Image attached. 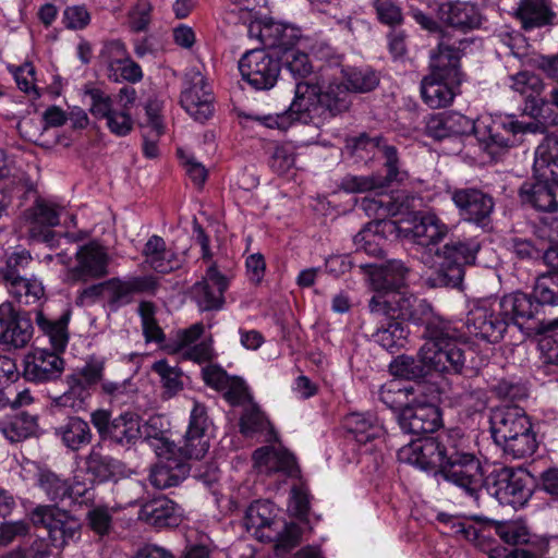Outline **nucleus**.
<instances>
[{
	"instance_id": "1",
	"label": "nucleus",
	"mask_w": 558,
	"mask_h": 558,
	"mask_svg": "<svg viewBox=\"0 0 558 558\" xmlns=\"http://www.w3.org/2000/svg\"><path fill=\"white\" fill-rule=\"evenodd\" d=\"M400 458L433 471L475 499L483 487L500 505L513 508L524 506L532 496L529 472L502 466L485 476L470 439L457 432L417 440L402 449Z\"/></svg>"
},
{
	"instance_id": "2",
	"label": "nucleus",
	"mask_w": 558,
	"mask_h": 558,
	"mask_svg": "<svg viewBox=\"0 0 558 558\" xmlns=\"http://www.w3.org/2000/svg\"><path fill=\"white\" fill-rule=\"evenodd\" d=\"M549 294L536 290L535 294L515 291L494 300H481L472 305L465 318L470 335L496 344L513 325L524 337L544 335L558 328V319H548L542 305Z\"/></svg>"
},
{
	"instance_id": "3",
	"label": "nucleus",
	"mask_w": 558,
	"mask_h": 558,
	"mask_svg": "<svg viewBox=\"0 0 558 558\" xmlns=\"http://www.w3.org/2000/svg\"><path fill=\"white\" fill-rule=\"evenodd\" d=\"M472 44L466 36L442 35L432 53L430 73L421 83L422 99L428 107L438 109L452 102L462 82L461 58Z\"/></svg>"
},
{
	"instance_id": "4",
	"label": "nucleus",
	"mask_w": 558,
	"mask_h": 558,
	"mask_svg": "<svg viewBox=\"0 0 558 558\" xmlns=\"http://www.w3.org/2000/svg\"><path fill=\"white\" fill-rule=\"evenodd\" d=\"M372 315H386L400 322L412 324L421 330V337L428 339L436 331H441L450 319L439 314L426 300L410 292H392L372 296L368 301Z\"/></svg>"
},
{
	"instance_id": "5",
	"label": "nucleus",
	"mask_w": 558,
	"mask_h": 558,
	"mask_svg": "<svg viewBox=\"0 0 558 558\" xmlns=\"http://www.w3.org/2000/svg\"><path fill=\"white\" fill-rule=\"evenodd\" d=\"M352 96L343 82L331 81L327 85L298 83L292 101V112L299 113V122L308 124L316 117L333 118L349 110Z\"/></svg>"
},
{
	"instance_id": "6",
	"label": "nucleus",
	"mask_w": 558,
	"mask_h": 558,
	"mask_svg": "<svg viewBox=\"0 0 558 558\" xmlns=\"http://www.w3.org/2000/svg\"><path fill=\"white\" fill-rule=\"evenodd\" d=\"M490 433L494 442L513 459L532 456L537 447L536 433L524 409L505 405L492 412Z\"/></svg>"
},
{
	"instance_id": "7",
	"label": "nucleus",
	"mask_w": 558,
	"mask_h": 558,
	"mask_svg": "<svg viewBox=\"0 0 558 558\" xmlns=\"http://www.w3.org/2000/svg\"><path fill=\"white\" fill-rule=\"evenodd\" d=\"M442 331H436L422 345L424 361L433 372L448 375H466L472 371L468 365V355L472 354L462 341L463 333L450 320Z\"/></svg>"
},
{
	"instance_id": "8",
	"label": "nucleus",
	"mask_w": 558,
	"mask_h": 558,
	"mask_svg": "<svg viewBox=\"0 0 558 558\" xmlns=\"http://www.w3.org/2000/svg\"><path fill=\"white\" fill-rule=\"evenodd\" d=\"M481 248L482 243L477 238H452L441 247H437L435 256L440 260L439 267L428 277V286L460 288L465 267L475 265Z\"/></svg>"
},
{
	"instance_id": "9",
	"label": "nucleus",
	"mask_w": 558,
	"mask_h": 558,
	"mask_svg": "<svg viewBox=\"0 0 558 558\" xmlns=\"http://www.w3.org/2000/svg\"><path fill=\"white\" fill-rule=\"evenodd\" d=\"M544 132L545 126L538 121L522 122L514 116H495L478 120L475 137L483 149L495 157L517 146L521 142V135Z\"/></svg>"
},
{
	"instance_id": "10",
	"label": "nucleus",
	"mask_w": 558,
	"mask_h": 558,
	"mask_svg": "<svg viewBox=\"0 0 558 558\" xmlns=\"http://www.w3.org/2000/svg\"><path fill=\"white\" fill-rule=\"evenodd\" d=\"M141 422L142 417L133 411H123L114 417L107 409H97L90 413V423L99 438L126 449L141 439Z\"/></svg>"
},
{
	"instance_id": "11",
	"label": "nucleus",
	"mask_w": 558,
	"mask_h": 558,
	"mask_svg": "<svg viewBox=\"0 0 558 558\" xmlns=\"http://www.w3.org/2000/svg\"><path fill=\"white\" fill-rule=\"evenodd\" d=\"M25 194L34 193L36 195L34 204L23 211V228L27 238L33 242L46 243L52 247L57 243V233L53 227L60 223V208L37 195L34 184L25 182Z\"/></svg>"
},
{
	"instance_id": "12",
	"label": "nucleus",
	"mask_w": 558,
	"mask_h": 558,
	"mask_svg": "<svg viewBox=\"0 0 558 558\" xmlns=\"http://www.w3.org/2000/svg\"><path fill=\"white\" fill-rule=\"evenodd\" d=\"M461 220L487 232L493 229L495 198L476 186L453 187L448 190Z\"/></svg>"
},
{
	"instance_id": "13",
	"label": "nucleus",
	"mask_w": 558,
	"mask_h": 558,
	"mask_svg": "<svg viewBox=\"0 0 558 558\" xmlns=\"http://www.w3.org/2000/svg\"><path fill=\"white\" fill-rule=\"evenodd\" d=\"M238 68L242 80L255 90L272 89L281 73L279 53L265 48L244 52Z\"/></svg>"
},
{
	"instance_id": "14",
	"label": "nucleus",
	"mask_w": 558,
	"mask_h": 558,
	"mask_svg": "<svg viewBox=\"0 0 558 558\" xmlns=\"http://www.w3.org/2000/svg\"><path fill=\"white\" fill-rule=\"evenodd\" d=\"M398 422L400 428L408 434L418 436L416 439L411 440L408 445L401 447L398 450V459L401 462H405L412 465H415L423 470L417 463L404 460L400 458V452L402 449L411 446L413 442L426 439V438H436L441 434L457 432L460 435V430L451 429L447 432L438 433L436 436H424L425 434H433L437 432L442 426V414L440 409L432 403H414L404 407L401 412L398 414Z\"/></svg>"
},
{
	"instance_id": "15",
	"label": "nucleus",
	"mask_w": 558,
	"mask_h": 558,
	"mask_svg": "<svg viewBox=\"0 0 558 558\" xmlns=\"http://www.w3.org/2000/svg\"><path fill=\"white\" fill-rule=\"evenodd\" d=\"M399 239L412 240L415 244L434 253L448 235L449 228L433 213H413L408 219L397 221Z\"/></svg>"
},
{
	"instance_id": "16",
	"label": "nucleus",
	"mask_w": 558,
	"mask_h": 558,
	"mask_svg": "<svg viewBox=\"0 0 558 558\" xmlns=\"http://www.w3.org/2000/svg\"><path fill=\"white\" fill-rule=\"evenodd\" d=\"M209 425L207 411L204 404L195 402L191 411L187 430L178 446L167 444V451L174 452L178 459L190 463L198 461L207 453L209 440L206 437V430Z\"/></svg>"
},
{
	"instance_id": "17",
	"label": "nucleus",
	"mask_w": 558,
	"mask_h": 558,
	"mask_svg": "<svg viewBox=\"0 0 558 558\" xmlns=\"http://www.w3.org/2000/svg\"><path fill=\"white\" fill-rule=\"evenodd\" d=\"M29 519L35 527L47 530L50 543L56 548H63L80 535L78 522L56 506H37L29 513Z\"/></svg>"
},
{
	"instance_id": "18",
	"label": "nucleus",
	"mask_w": 558,
	"mask_h": 558,
	"mask_svg": "<svg viewBox=\"0 0 558 558\" xmlns=\"http://www.w3.org/2000/svg\"><path fill=\"white\" fill-rule=\"evenodd\" d=\"M385 159V175H345L340 183V189L347 193H363L372 190H379L390 186L392 183L402 182L407 177V172L400 169V160L398 150L392 145H383L379 147Z\"/></svg>"
},
{
	"instance_id": "19",
	"label": "nucleus",
	"mask_w": 558,
	"mask_h": 558,
	"mask_svg": "<svg viewBox=\"0 0 558 558\" xmlns=\"http://www.w3.org/2000/svg\"><path fill=\"white\" fill-rule=\"evenodd\" d=\"M159 286V279L154 275L107 279L105 306L111 312H117L131 304L135 294L155 295Z\"/></svg>"
},
{
	"instance_id": "20",
	"label": "nucleus",
	"mask_w": 558,
	"mask_h": 558,
	"mask_svg": "<svg viewBox=\"0 0 558 558\" xmlns=\"http://www.w3.org/2000/svg\"><path fill=\"white\" fill-rule=\"evenodd\" d=\"M0 345L4 350L22 349L33 338L34 326L29 312L17 311L5 301L0 304Z\"/></svg>"
},
{
	"instance_id": "21",
	"label": "nucleus",
	"mask_w": 558,
	"mask_h": 558,
	"mask_svg": "<svg viewBox=\"0 0 558 558\" xmlns=\"http://www.w3.org/2000/svg\"><path fill=\"white\" fill-rule=\"evenodd\" d=\"M428 8L445 25L466 33L482 25L483 16L476 4L461 0L428 1Z\"/></svg>"
},
{
	"instance_id": "22",
	"label": "nucleus",
	"mask_w": 558,
	"mask_h": 558,
	"mask_svg": "<svg viewBox=\"0 0 558 558\" xmlns=\"http://www.w3.org/2000/svg\"><path fill=\"white\" fill-rule=\"evenodd\" d=\"M76 265L69 269L73 282L99 279L108 275L110 257L106 248L96 241L80 246L75 253Z\"/></svg>"
},
{
	"instance_id": "23",
	"label": "nucleus",
	"mask_w": 558,
	"mask_h": 558,
	"mask_svg": "<svg viewBox=\"0 0 558 558\" xmlns=\"http://www.w3.org/2000/svg\"><path fill=\"white\" fill-rule=\"evenodd\" d=\"M60 352L35 349L24 357L23 377L26 381L45 384L60 378L64 360Z\"/></svg>"
},
{
	"instance_id": "24",
	"label": "nucleus",
	"mask_w": 558,
	"mask_h": 558,
	"mask_svg": "<svg viewBox=\"0 0 558 558\" xmlns=\"http://www.w3.org/2000/svg\"><path fill=\"white\" fill-rule=\"evenodd\" d=\"M39 487L52 501L70 499L73 504L88 505L93 502L95 494L90 492L85 482H80L78 476L74 477L73 484L59 477L50 471H41L38 477Z\"/></svg>"
},
{
	"instance_id": "25",
	"label": "nucleus",
	"mask_w": 558,
	"mask_h": 558,
	"mask_svg": "<svg viewBox=\"0 0 558 558\" xmlns=\"http://www.w3.org/2000/svg\"><path fill=\"white\" fill-rule=\"evenodd\" d=\"M180 102L195 121L204 122L213 116L211 88L199 72L192 74L189 86L181 93Z\"/></svg>"
},
{
	"instance_id": "26",
	"label": "nucleus",
	"mask_w": 558,
	"mask_h": 558,
	"mask_svg": "<svg viewBox=\"0 0 558 558\" xmlns=\"http://www.w3.org/2000/svg\"><path fill=\"white\" fill-rule=\"evenodd\" d=\"M397 221L390 219H377L369 221L353 236L356 252H365L369 256L380 257L384 253V244L387 240H397Z\"/></svg>"
},
{
	"instance_id": "27",
	"label": "nucleus",
	"mask_w": 558,
	"mask_h": 558,
	"mask_svg": "<svg viewBox=\"0 0 558 558\" xmlns=\"http://www.w3.org/2000/svg\"><path fill=\"white\" fill-rule=\"evenodd\" d=\"M228 288V277L214 263L208 267L205 278L193 284L192 295L202 311H219L225 304V292Z\"/></svg>"
},
{
	"instance_id": "28",
	"label": "nucleus",
	"mask_w": 558,
	"mask_h": 558,
	"mask_svg": "<svg viewBox=\"0 0 558 558\" xmlns=\"http://www.w3.org/2000/svg\"><path fill=\"white\" fill-rule=\"evenodd\" d=\"M254 468L258 473L271 475L282 473L291 478H300L301 470L296 458L283 447L264 446L252 456Z\"/></svg>"
},
{
	"instance_id": "29",
	"label": "nucleus",
	"mask_w": 558,
	"mask_h": 558,
	"mask_svg": "<svg viewBox=\"0 0 558 558\" xmlns=\"http://www.w3.org/2000/svg\"><path fill=\"white\" fill-rule=\"evenodd\" d=\"M508 86L525 99V111L532 117L548 119V104L541 94L545 87L543 80L531 71H520L508 76Z\"/></svg>"
},
{
	"instance_id": "30",
	"label": "nucleus",
	"mask_w": 558,
	"mask_h": 558,
	"mask_svg": "<svg viewBox=\"0 0 558 558\" xmlns=\"http://www.w3.org/2000/svg\"><path fill=\"white\" fill-rule=\"evenodd\" d=\"M138 519L156 529L175 527L182 522V510L174 501L161 495L141 506Z\"/></svg>"
},
{
	"instance_id": "31",
	"label": "nucleus",
	"mask_w": 558,
	"mask_h": 558,
	"mask_svg": "<svg viewBox=\"0 0 558 558\" xmlns=\"http://www.w3.org/2000/svg\"><path fill=\"white\" fill-rule=\"evenodd\" d=\"M369 267L373 268L372 265ZM409 272L410 269L399 259H391L378 267H374L369 277L371 287L375 292L373 296L402 292L400 289L405 286Z\"/></svg>"
},
{
	"instance_id": "32",
	"label": "nucleus",
	"mask_w": 558,
	"mask_h": 558,
	"mask_svg": "<svg viewBox=\"0 0 558 558\" xmlns=\"http://www.w3.org/2000/svg\"><path fill=\"white\" fill-rule=\"evenodd\" d=\"M85 472L88 475L87 487L94 494V484H102L107 482H117L124 473V464L120 460L93 448L86 456L84 461Z\"/></svg>"
},
{
	"instance_id": "33",
	"label": "nucleus",
	"mask_w": 558,
	"mask_h": 558,
	"mask_svg": "<svg viewBox=\"0 0 558 558\" xmlns=\"http://www.w3.org/2000/svg\"><path fill=\"white\" fill-rule=\"evenodd\" d=\"M514 16L525 32L553 26L557 20L551 0H520Z\"/></svg>"
},
{
	"instance_id": "34",
	"label": "nucleus",
	"mask_w": 558,
	"mask_h": 558,
	"mask_svg": "<svg viewBox=\"0 0 558 558\" xmlns=\"http://www.w3.org/2000/svg\"><path fill=\"white\" fill-rule=\"evenodd\" d=\"M72 310L65 304L59 317H50L43 310L36 312V324L41 332L49 338L50 344L56 352L63 353L69 342V323Z\"/></svg>"
},
{
	"instance_id": "35",
	"label": "nucleus",
	"mask_w": 558,
	"mask_h": 558,
	"mask_svg": "<svg viewBox=\"0 0 558 558\" xmlns=\"http://www.w3.org/2000/svg\"><path fill=\"white\" fill-rule=\"evenodd\" d=\"M379 319L378 326L372 333L373 340L390 353H396L408 343L410 330L405 324L386 315H373Z\"/></svg>"
},
{
	"instance_id": "36",
	"label": "nucleus",
	"mask_w": 558,
	"mask_h": 558,
	"mask_svg": "<svg viewBox=\"0 0 558 558\" xmlns=\"http://www.w3.org/2000/svg\"><path fill=\"white\" fill-rule=\"evenodd\" d=\"M142 254L145 264L159 274H169L181 265L178 254L167 246L161 236L156 234L147 240Z\"/></svg>"
},
{
	"instance_id": "37",
	"label": "nucleus",
	"mask_w": 558,
	"mask_h": 558,
	"mask_svg": "<svg viewBox=\"0 0 558 558\" xmlns=\"http://www.w3.org/2000/svg\"><path fill=\"white\" fill-rule=\"evenodd\" d=\"M258 37L265 47L278 49L281 53L284 49H293L301 38V29L280 22H266L258 24Z\"/></svg>"
},
{
	"instance_id": "38",
	"label": "nucleus",
	"mask_w": 558,
	"mask_h": 558,
	"mask_svg": "<svg viewBox=\"0 0 558 558\" xmlns=\"http://www.w3.org/2000/svg\"><path fill=\"white\" fill-rule=\"evenodd\" d=\"M534 178L548 180L558 187V136L547 135L535 150Z\"/></svg>"
},
{
	"instance_id": "39",
	"label": "nucleus",
	"mask_w": 558,
	"mask_h": 558,
	"mask_svg": "<svg viewBox=\"0 0 558 558\" xmlns=\"http://www.w3.org/2000/svg\"><path fill=\"white\" fill-rule=\"evenodd\" d=\"M193 470V465L178 459L173 451L166 462L155 466L149 474L150 484L158 489L178 486Z\"/></svg>"
},
{
	"instance_id": "40",
	"label": "nucleus",
	"mask_w": 558,
	"mask_h": 558,
	"mask_svg": "<svg viewBox=\"0 0 558 558\" xmlns=\"http://www.w3.org/2000/svg\"><path fill=\"white\" fill-rule=\"evenodd\" d=\"M65 381L68 390L54 400L56 405L70 408L74 412L84 410L96 387L77 371L68 375Z\"/></svg>"
},
{
	"instance_id": "41",
	"label": "nucleus",
	"mask_w": 558,
	"mask_h": 558,
	"mask_svg": "<svg viewBox=\"0 0 558 558\" xmlns=\"http://www.w3.org/2000/svg\"><path fill=\"white\" fill-rule=\"evenodd\" d=\"M544 263L548 266L549 270L537 278L530 294H535L538 289H544L549 294L542 305L546 315L548 308L558 306V245L547 246Z\"/></svg>"
},
{
	"instance_id": "42",
	"label": "nucleus",
	"mask_w": 558,
	"mask_h": 558,
	"mask_svg": "<svg viewBox=\"0 0 558 558\" xmlns=\"http://www.w3.org/2000/svg\"><path fill=\"white\" fill-rule=\"evenodd\" d=\"M38 416L26 411L9 414L0 420V432L11 442L25 440L36 434Z\"/></svg>"
},
{
	"instance_id": "43",
	"label": "nucleus",
	"mask_w": 558,
	"mask_h": 558,
	"mask_svg": "<svg viewBox=\"0 0 558 558\" xmlns=\"http://www.w3.org/2000/svg\"><path fill=\"white\" fill-rule=\"evenodd\" d=\"M56 435L72 451H78L93 440V433L88 423L78 416L68 417L63 424L56 428Z\"/></svg>"
},
{
	"instance_id": "44",
	"label": "nucleus",
	"mask_w": 558,
	"mask_h": 558,
	"mask_svg": "<svg viewBox=\"0 0 558 558\" xmlns=\"http://www.w3.org/2000/svg\"><path fill=\"white\" fill-rule=\"evenodd\" d=\"M390 373L398 378L407 380L424 379L432 368L424 361L422 348L418 350L417 356L399 355L389 365Z\"/></svg>"
},
{
	"instance_id": "45",
	"label": "nucleus",
	"mask_w": 558,
	"mask_h": 558,
	"mask_svg": "<svg viewBox=\"0 0 558 558\" xmlns=\"http://www.w3.org/2000/svg\"><path fill=\"white\" fill-rule=\"evenodd\" d=\"M556 185L542 178H535L527 190H524V199L535 209L541 211L554 213L558 210V201L556 199Z\"/></svg>"
},
{
	"instance_id": "46",
	"label": "nucleus",
	"mask_w": 558,
	"mask_h": 558,
	"mask_svg": "<svg viewBox=\"0 0 558 558\" xmlns=\"http://www.w3.org/2000/svg\"><path fill=\"white\" fill-rule=\"evenodd\" d=\"M281 69L284 68L298 83H316L310 77L313 73V64L307 53L298 49H284L279 53Z\"/></svg>"
},
{
	"instance_id": "47",
	"label": "nucleus",
	"mask_w": 558,
	"mask_h": 558,
	"mask_svg": "<svg viewBox=\"0 0 558 558\" xmlns=\"http://www.w3.org/2000/svg\"><path fill=\"white\" fill-rule=\"evenodd\" d=\"M348 430L360 444L371 442L384 434V428L369 413H352L345 418Z\"/></svg>"
},
{
	"instance_id": "48",
	"label": "nucleus",
	"mask_w": 558,
	"mask_h": 558,
	"mask_svg": "<svg viewBox=\"0 0 558 558\" xmlns=\"http://www.w3.org/2000/svg\"><path fill=\"white\" fill-rule=\"evenodd\" d=\"M341 73L350 94L372 92L380 82L379 74L371 66H345Z\"/></svg>"
},
{
	"instance_id": "49",
	"label": "nucleus",
	"mask_w": 558,
	"mask_h": 558,
	"mask_svg": "<svg viewBox=\"0 0 558 558\" xmlns=\"http://www.w3.org/2000/svg\"><path fill=\"white\" fill-rule=\"evenodd\" d=\"M277 523L272 518V504L266 500H256L246 509L244 525L248 531L254 530L260 538L266 537L263 530L271 529Z\"/></svg>"
},
{
	"instance_id": "50",
	"label": "nucleus",
	"mask_w": 558,
	"mask_h": 558,
	"mask_svg": "<svg viewBox=\"0 0 558 558\" xmlns=\"http://www.w3.org/2000/svg\"><path fill=\"white\" fill-rule=\"evenodd\" d=\"M268 432L267 441L276 440L277 435L270 425V422L256 404L247 407L240 417V432L252 437L257 433Z\"/></svg>"
},
{
	"instance_id": "51",
	"label": "nucleus",
	"mask_w": 558,
	"mask_h": 558,
	"mask_svg": "<svg viewBox=\"0 0 558 558\" xmlns=\"http://www.w3.org/2000/svg\"><path fill=\"white\" fill-rule=\"evenodd\" d=\"M8 288L10 294L20 304H35L45 295L41 282L36 279L24 278L9 284Z\"/></svg>"
},
{
	"instance_id": "52",
	"label": "nucleus",
	"mask_w": 558,
	"mask_h": 558,
	"mask_svg": "<svg viewBox=\"0 0 558 558\" xmlns=\"http://www.w3.org/2000/svg\"><path fill=\"white\" fill-rule=\"evenodd\" d=\"M302 534V527L294 522H290L284 523L283 529L277 532L276 535L266 534V538L268 541H276V555L283 557L301 543Z\"/></svg>"
},
{
	"instance_id": "53",
	"label": "nucleus",
	"mask_w": 558,
	"mask_h": 558,
	"mask_svg": "<svg viewBox=\"0 0 558 558\" xmlns=\"http://www.w3.org/2000/svg\"><path fill=\"white\" fill-rule=\"evenodd\" d=\"M32 263L28 251L21 250L7 257L4 266V283L7 286L26 278V271Z\"/></svg>"
},
{
	"instance_id": "54",
	"label": "nucleus",
	"mask_w": 558,
	"mask_h": 558,
	"mask_svg": "<svg viewBox=\"0 0 558 558\" xmlns=\"http://www.w3.org/2000/svg\"><path fill=\"white\" fill-rule=\"evenodd\" d=\"M84 95L89 99V112L96 119H107L114 110L111 97L102 89L87 87Z\"/></svg>"
},
{
	"instance_id": "55",
	"label": "nucleus",
	"mask_w": 558,
	"mask_h": 558,
	"mask_svg": "<svg viewBox=\"0 0 558 558\" xmlns=\"http://www.w3.org/2000/svg\"><path fill=\"white\" fill-rule=\"evenodd\" d=\"M547 246L548 245L544 242L536 243L532 240L521 238H514L511 241L512 252L519 259L544 260Z\"/></svg>"
},
{
	"instance_id": "56",
	"label": "nucleus",
	"mask_w": 558,
	"mask_h": 558,
	"mask_svg": "<svg viewBox=\"0 0 558 558\" xmlns=\"http://www.w3.org/2000/svg\"><path fill=\"white\" fill-rule=\"evenodd\" d=\"M153 371L157 373L162 381L166 391L173 396L182 389L181 371L177 366H171L166 360H159L153 364Z\"/></svg>"
},
{
	"instance_id": "57",
	"label": "nucleus",
	"mask_w": 558,
	"mask_h": 558,
	"mask_svg": "<svg viewBox=\"0 0 558 558\" xmlns=\"http://www.w3.org/2000/svg\"><path fill=\"white\" fill-rule=\"evenodd\" d=\"M130 57L125 45L119 40L113 39L106 41L100 50L99 59L106 65L107 74L112 71L117 65L122 64V61Z\"/></svg>"
},
{
	"instance_id": "58",
	"label": "nucleus",
	"mask_w": 558,
	"mask_h": 558,
	"mask_svg": "<svg viewBox=\"0 0 558 558\" xmlns=\"http://www.w3.org/2000/svg\"><path fill=\"white\" fill-rule=\"evenodd\" d=\"M446 114L450 137H462L472 134L476 136L478 121H474L457 111H449Z\"/></svg>"
},
{
	"instance_id": "59",
	"label": "nucleus",
	"mask_w": 558,
	"mask_h": 558,
	"mask_svg": "<svg viewBox=\"0 0 558 558\" xmlns=\"http://www.w3.org/2000/svg\"><path fill=\"white\" fill-rule=\"evenodd\" d=\"M311 495L306 485L300 481L291 488L290 510L300 520H306L310 511Z\"/></svg>"
},
{
	"instance_id": "60",
	"label": "nucleus",
	"mask_w": 558,
	"mask_h": 558,
	"mask_svg": "<svg viewBox=\"0 0 558 558\" xmlns=\"http://www.w3.org/2000/svg\"><path fill=\"white\" fill-rule=\"evenodd\" d=\"M490 391L500 399L511 401L522 400L527 397V388L519 381L508 378L498 379L490 386Z\"/></svg>"
},
{
	"instance_id": "61",
	"label": "nucleus",
	"mask_w": 558,
	"mask_h": 558,
	"mask_svg": "<svg viewBox=\"0 0 558 558\" xmlns=\"http://www.w3.org/2000/svg\"><path fill=\"white\" fill-rule=\"evenodd\" d=\"M10 72L13 74L17 87L26 93L34 94L35 97H39L40 94L35 85V68L31 62H25L22 65L9 66Z\"/></svg>"
},
{
	"instance_id": "62",
	"label": "nucleus",
	"mask_w": 558,
	"mask_h": 558,
	"mask_svg": "<svg viewBox=\"0 0 558 558\" xmlns=\"http://www.w3.org/2000/svg\"><path fill=\"white\" fill-rule=\"evenodd\" d=\"M373 5L380 23L396 27L403 22L401 9L393 0H374Z\"/></svg>"
},
{
	"instance_id": "63",
	"label": "nucleus",
	"mask_w": 558,
	"mask_h": 558,
	"mask_svg": "<svg viewBox=\"0 0 558 558\" xmlns=\"http://www.w3.org/2000/svg\"><path fill=\"white\" fill-rule=\"evenodd\" d=\"M292 102L289 108L276 114H265V116H248L250 119L260 123L262 125L268 129H279L287 130L293 122H299V113L292 112Z\"/></svg>"
},
{
	"instance_id": "64",
	"label": "nucleus",
	"mask_w": 558,
	"mask_h": 558,
	"mask_svg": "<svg viewBox=\"0 0 558 558\" xmlns=\"http://www.w3.org/2000/svg\"><path fill=\"white\" fill-rule=\"evenodd\" d=\"M121 63L122 64L117 65L112 71H110L107 74L110 81L116 83L124 81L130 83H136L143 78L142 68L130 57H128L125 61H122Z\"/></svg>"
}]
</instances>
